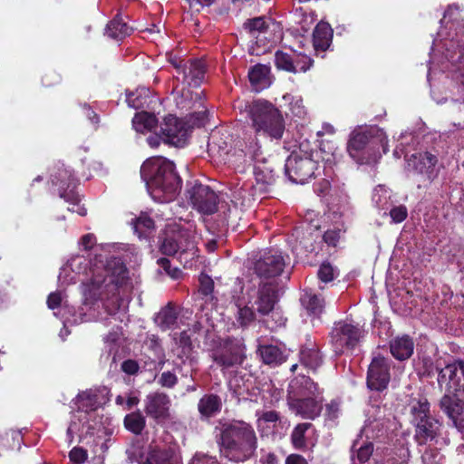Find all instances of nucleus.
I'll return each instance as SVG.
<instances>
[{"label": "nucleus", "instance_id": "1", "mask_svg": "<svg viewBox=\"0 0 464 464\" xmlns=\"http://www.w3.org/2000/svg\"><path fill=\"white\" fill-rule=\"evenodd\" d=\"M95 249L93 257L83 255L72 256L61 268L58 280L62 285L82 281V293L85 312L82 321H105L97 309L102 307L107 315L123 321L129 301L121 296V288L127 280V269L115 257L108 258Z\"/></svg>", "mask_w": 464, "mask_h": 464}, {"label": "nucleus", "instance_id": "2", "mask_svg": "<svg viewBox=\"0 0 464 464\" xmlns=\"http://www.w3.org/2000/svg\"><path fill=\"white\" fill-rule=\"evenodd\" d=\"M427 79L439 70L464 88V10L450 5L440 20V28L433 41Z\"/></svg>", "mask_w": 464, "mask_h": 464}, {"label": "nucleus", "instance_id": "3", "mask_svg": "<svg viewBox=\"0 0 464 464\" xmlns=\"http://www.w3.org/2000/svg\"><path fill=\"white\" fill-rule=\"evenodd\" d=\"M412 423L415 425L414 438L420 446H429L421 456L424 464H440L438 450L449 444L439 420L430 415V403L426 399L414 400L411 403Z\"/></svg>", "mask_w": 464, "mask_h": 464}, {"label": "nucleus", "instance_id": "4", "mask_svg": "<svg viewBox=\"0 0 464 464\" xmlns=\"http://www.w3.org/2000/svg\"><path fill=\"white\" fill-rule=\"evenodd\" d=\"M109 390L106 387L90 389L80 392L75 399L77 410L73 411L67 429L68 442L74 436L82 438L91 434L104 425L103 416L98 410L109 401Z\"/></svg>", "mask_w": 464, "mask_h": 464}, {"label": "nucleus", "instance_id": "5", "mask_svg": "<svg viewBox=\"0 0 464 464\" xmlns=\"http://www.w3.org/2000/svg\"><path fill=\"white\" fill-rule=\"evenodd\" d=\"M140 176L154 201L167 203L174 200L181 188V180L172 161L153 157L140 168Z\"/></svg>", "mask_w": 464, "mask_h": 464}, {"label": "nucleus", "instance_id": "6", "mask_svg": "<svg viewBox=\"0 0 464 464\" xmlns=\"http://www.w3.org/2000/svg\"><path fill=\"white\" fill-rule=\"evenodd\" d=\"M220 453L231 461H245L256 449V436L253 428L244 421L225 423L220 428L218 440Z\"/></svg>", "mask_w": 464, "mask_h": 464}, {"label": "nucleus", "instance_id": "7", "mask_svg": "<svg viewBox=\"0 0 464 464\" xmlns=\"http://www.w3.org/2000/svg\"><path fill=\"white\" fill-rule=\"evenodd\" d=\"M388 151V138L377 126L358 127L350 135L347 151L358 164H375Z\"/></svg>", "mask_w": 464, "mask_h": 464}, {"label": "nucleus", "instance_id": "8", "mask_svg": "<svg viewBox=\"0 0 464 464\" xmlns=\"http://www.w3.org/2000/svg\"><path fill=\"white\" fill-rule=\"evenodd\" d=\"M198 239L193 224L187 223L186 226L175 224L166 230L160 250L165 255H177L185 267H192L198 256Z\"/></svg>", "mask_w": 464, "mask_h": 464}, {"label": "nucleus", "instance_id": "9", "mask_svg": "<svg viewBox=\"0 0 464 464\" xmlns=\"http://www.w3.org/2000/svg\"><path fill=\"white\" fill-rule=\"evenodd\" d=\"M320 392L309 377L300 376L289 384L288 405L296 415L314 420L322 411Z\"/></svg>", "mask_w": 464, "mask_h": 464}, {"label": "nucleus", "instance_id": "10", "mask_svg": "<svg viewBox=\"0 0 464 464\" xmlns=\"http://www.w3.org/2000/svg\"><path fill=\"white\" fill-rule=\"evenodd\" d=\"M248 113L256 133H263L276 140L282 138L285 121L272 103L263 100L256 101L250 105Z\"/></svg>", "mask_w": 464, "mask_h": 464}, {"label": "nucleus", "instance_id": "11", "mask_svg": "<svg viewBox=\"0 0 464 464\" xmlns=\"http://www.w3.org/2000/svg\"><path fill=\"white\" fill-rule=\"evenodd\" d=\"M320 169L318 153L293 151L285 160V171L287 178L296 184H304L316 175Z\"/></svg>", "mask_w": 464, "mask_h": 464}, {"label": "nucleus", "instance_id": "12", "mask_svg": "<svg viewBox=\"0 0 464 464\" xmlns=\"http://www.w3.org/2000/svg\"><path fill=\"white\" fill-rule=\"evenodd\" d=\"M52 183L57 187V192L60 198L68 202L71 207L68 210L76 212L78 215L83 217L87 214V209L83 205H80L79 195L75 192L77 181L70 169L63 168L53 176Z\"/></svg>", "mask_w": 464, "mask_h": 464}, {"label": "nucleus", "instance_id": "13", "mask_svg": "<svg viewBox=\"0 0 464 464\" xmlns=\"http://www.w3.org/2000/svg\"><path fill=\"white\" fill-rule=\"evenodd\" d=\"M438 384L445 394L461 395L464 392V362L454 361L442 367L440 361L436 362Z\"/></svg>", "mask_w": 464, "mask_h": 464}, {"label": "nucleus", "instance_id": "14", "mask_svg": "<svg viewBox=\"0 0 464 464\" xmlns=\"http://www.w3.org/2000/svg\"><path fill=\"white\" fill-rule=\"evenodd\" d=\"M406 161L407 169L419 175L424 182H432L442 169L438 154L429 150L413 153L406 158Z\"/></svg>", "mask_w": 464, "mask_h": 464}, {"label": "nucleus", "instance_id": "15", "mask_svg": "<svg viewBox=\"0 0 464 464\" xmlns=\"http://www.w3.org/2000/svg\"><path fill=\"white\" fill-rule=\"evenodd\" d=\"M276 301V292L274 285L271 284H264L261 285L256 295L248 301V304L256 308L260 315H266L272 313V317L276 320L275 325L267 324V326L272 330L283 326L285 324V319L280 313L274 311Z\"/></svg>", "mask_w": 464, "mask_h": 464}, {"label": "nucleus", "instance_id": "16", "mask_svg": "<svg viewBox=\"0 0 464 464\" xmlns=\"http://www.w3.org/2000/svg\"><path fill=\"white\" fill-rule=\"evenodd\" d=\"M246 347L241 341L225 340L211 352L213 361L223 369L240 365L246 355Z\"/></svg>", "mask_w": 464, "mask_h": 464}, {"label": "nucleus", "instance_id": "17", "mask_svg": "<svg viewBox=\"0 0 464 464\" xmlns=\"http://www.w3.org/2000/svg\"><path fill=\"white\" fill-rule=\"evenodd\" d=\"M362 335L361 329L348 322L335 323L331 332V343L335 353L355 347Z\"/></svg>", "mask_w": 464, "mask_h": 464}, {"label": "nucleus", "instance_id": "18", "mask_svg": "<svg viewBox=\"0 0 464 464\" xmlns=\"http://www.w3.org/2000/svg\"><path fill=\"white\" fill-rule=\"evenodd\" d=\"M192 207L202 215H211L218 210V196L208 186L195 184L188 190Z\"/></svg>", "mask_w": 464, "mask_h": 464}, {"label": "nucleus", "instance_id": "19", "mask_svg": "<svg viewBox=\"0 0 464 464\" xmlns=\"http://www.w3.org/2000/svg\"><path fill=\"white\" fill-rule=\"evenodd\" d=\"M160 132L164 143L176 147L184 146L188 136V130L184 122L173 115L165 117Z\"/></svg>", "mask_w": 464, "mask_h": 464}, {"label": "nucleus", "instance_id": "20", "mask_svg": "<svg viewBox=\"0 0 464 464\" xmlns=\"http://www.w3.org/2000/svg\"><path fill=\"white\" fill-rule=\"evenodd\" d=\"M170 406L169 397L160 392L149 393L144 400V411L157 422H163L169 418Z\"/></svg>", "mask_w": 464, "mask_h": 464}, {"label": "nucleus", "instance_id": "21", "mask_svg": "<svg viewBox=\"0 0 464 464\" xmlns=\"http://www.w3.org/2000/svg\"><path fill=\"white\" fill-rule=\"evenodd\" d=\"M390 382V362L384 357H374L369 365L367 386L371 390L382 391Z\"/></svg>", "mask_w": 464, "mask_h": 464}, {"label": "nucleus", "instance_id": "22", "mask_svg": "<svg viewBox=\"0 0 464 464\" xmlns=\"http://www.w3.org/2000/svg\"><path fill=\"white\" fill-rule=\"evenodd\" d=\"M285 266L282 253L276 249L266 252L255 264V272L259 277L270 278L279 276Z\"/></svg>", "mask_w": 464, "mask_h": 464}, {"label": "nucleus", "instance_id": "23", "mask_svg": "<svg viewBox=\"0 0 464 464\" xmlns=\"http://www.w3.org/2000/svg\"><path fill=\"white\" fill-rule=\"evenodd\" d=\"M143 464H179L176 444H151Z\"/></svg>", "mask_w": 464, "mask_h": 464}, {"label": "nucleus", "instance_id": "24", "mask_svg": "<svg viewBox=\"0 0 464 464\" xmlns=\"http://www.w3.org/2000/svg\"><path fill=\"white\" fill-rule=\"evenodd\" d=\"M440 405L459 430L464 428V391L461 395L444 394Z\"/></svg>", "mask_w": 464, "mask_h": 464}, {"label": "nucleus", "instance_id": "25", "mask_svg": "<svg viewBox=\"0 0 464 464\" xmlns=\"http://www.w3.org/2000/svg\"><path fill=\"white\" fill-rule=\"evenodd\" d=\"M254 175L256 179L255 190L259 194L266 193L268 187L276 181L274 167L265 157L254 165Z\"/></svg>", "mask_w": 464, "mask_h": 464}, {"label": "nucleus", "instance_id": "26", "mask_svg": "<svg viewBox=\"0 0 464 464\" xmlns=\"http://www.w3.org/2000/svg\"><path fill=\"white\" fill-rule=\"evenodd\" d=\"M276 27L266 29L256 35L251 37L253 44L251 46L252 53L260 55L266 53L278 41L280 35L275 34Z\"/></svg>", "mask_w": 464, "mask_h": 464}, {"label": "nucleus", "instance_id": "27", "mask_svg": "<svg viewBox=\"0 0 464 464\" xmlns=\"http://www.w3.org/2000/svg\"><path fill=\"white\" fill-rule=\"evenodd\" d=\"M392 355L399 360L409 359L414 351V342L409 335L397 336L390 342Z\"/></svg>", "mask_w": 464, "mask_h": 464}, {"label": "nucleus", "instance_id": "28", "mask_svg": "<svg viewBox=\"0 0 464 464\" xmlns=\"http://www.w3.org/2000/svg\"><path fill=\"white\" fill-rule=\"evenodd\" d=\"M183 82L189 86L198 87L201 84L205 76V64L202 61H190L185 63L182 72Z\"/></svg>", "mask_w": 464, "mask_h": 464}, {"label": "nucleus", "instance_id": "29", "mask_svg": "<svg viewBox=\"0 0 464 464\" xmlns=\"http://www.w3.org/2000/svg\"><path fill=\"white\" fill-rule=\"evenodd\" d=\"M248 78L255 92H259L271 84L270 67L256 64L249 70Z\"/></svg>", "mask_w": 464, "mask_h": 464}, {"label": "nucleus", "instance_id": "30", "mask_svg": "<svg viewBox=\"0 0 464 464\" xmlns=\"http://www.w3.org/2000/svg\"><path fill=\"white\" fill-rule=\"evenodd\" d=\"M256 152L253 151L250 154H246L244 148L240 147L239 141L237 143L235 149L230 150L227 158L225 161L233 165L235 169L238 172H244L246 167L253 164V159Z\"/></svg>", "mask_w": 464, "mask_h": 464}, {"label": "nucleus", "instance_id": "31", "mask_svg": "<svg viewBox=\"0 0 464 464\" xmlns=\"http://www.w3.org/2000/svg\"><path fill=\"white\" fill-rule=\"evenodd\" d=\"M257 353L264 363L268 365H278L286 359L285 350L278 345H258Z\"/></svg>", "mask_w": 464, "mask_h": 464}, {"label": "nucleus", "instance_id": "32", "mask_svg": "<svg viewBox=\"0 0 464 464\" xmlns=\"http://www.w3.org/2000/svg\"><path fill=\"white\" fill-rule=\"evenodd\" d=\"M222 402L216 394H205L198 403V410L202 419L215 416L221 411Z\"/></svg>", "mask_w": 464, "mask_h": 464}, {"label": "nucleus", "instance_id": "33", "mask_svg": "<svg viewBox=\"0 0 464 464\" xmlns=\"http://www.w3.org/2000/svg\"><path fill=\"white\" fill-rule=\"evenodd\" d=\"M333 30L329 24L319 23L313 34L314 47L315 51H325L331 44Z\"/></svg>", "mask_w": 464, "mask_h": 464}, {"label": "nucleus", "instance_id": "34", "mask_svg": "<svg viewBox=\"0 0 464 464\" xmlns=\"http://www.w3.org/2000/svg\"><path fill=\"white\" fill-rule=\"evenodd\" d=\"M178 311L175 306L169 304L155 316V323L161 330L175 329L178 325Z\"/></svg>", "mask_w": 464, "mask_h": 464}, {"label": "nucleus", "instance_id": "35", "mask_svg": "<svg viewBox=\"0 0 464 464\" xmlns=\"http://www.w3.org/2000/svg\"><path fill=\"white\" fill-rule=\"evenodd\" d=\"M158 120L154 114L141 111L135 114L132 126L137 132H151L157 128Z\"/></svg>", "mask_w": 464, "mask_h": 464}, {"label": "nucleus", "instance_id": "36", "mask_svg": "<svg viewBox=\"0 0 464 464\" xmlns=\"http://www.w3.org/2000/svg\"><path fill=\"white\" fill-rule=\"evenodd\" d=\"M300 300L302 305L311 314L319 315L324 311V301L320 295L312 291H304Z\"/></svg>", "mask_w": 464, "mask_h": 464}, {"label": "nucleus", "instance_id": "37", "mask_svg": "<svg viewBox=\"0 0 464 464\" xmlns=\"http://www.w3.org/2000/svg\"><path fill=\"white\" fill-rule=\"evenodd\" d=\"M208 151L213 155H217L222 160H226L230 150H228V142L224 140L218 131H214L209 138L208 143Z\"/></svg>", "mask_w": 464, "mask_h": 464}, {"label": "nucleus", "instance_id": "38", "mask_svg": "<svg viewBox=\"0 0 464 464\" xmlns=\"http://www.w3.org/2000/svg\"><path fill=\"white\" fill-rule=\"evenodd\" d=\"M151 92L149 88L139 87L135 92L127 94L126 102L128 105L134 109L143 108L151 102Z\"/></svg>", "mask_w": 464, "mask_h": 464}, {"label": "nucleus", "instance_id": "39", "mask_svg": "<svg viewBox=\"0 0 464 464\" xmlns=\"http://www.w3.org/2000/svg\"><path fill=\"white\" fill-rule=\"evenodd\" d=\"M130 33L131 28L119 15L111 21L105 29V34L114 40H121Z\"/></svg>", "mask_w": 464, "mask_h": 464}, {"label": "nucleus", "instance_id": "40", "mask_svg": "<svg viewBox=\"0 0 464 464\" xmlns=\"http://www.w3.org/2000/svg\"><path fill=\"white\" fill-rule=\"evenodd\" d=\"M373 205L380 210H388L392 206V192L383 185H378L372 192ZM386 214V212H384Z\"/></svg>", "mask_w": 464, "mask_h": 464}, {"label": "nucleus", "instance_id": "41", "mask_svg": "<svg viewBox=\"0 0 464 464\" xmlns=\"http://www.w3.org/2000/svg\"><path fill=\"white\" fill-rule=\"evenodd\" d=\"M300 361L307 368L315 370L322 363V357L314 344L303 347L300 351Z\"/></svg>", "mask_w": 464, "mask_h": 464}, {"label": "nucleus", "instance_id": "42", "mask_svg": "<svg viewBox=\"0 0 464 464\" xmlns=\"http://www.w3.org/2000/svg\"><path fill=\"white\" fill-rule=\"evenodd\" d=\"M259 193L255 190V186L251 183H244L241 188L237 189L234 194V198L237 204L242 207H249L256 199V195Z\"/></svg>", "mask_w": 464, "mask_h": 464}, {"label": "nucleus", "instance_id": "43", "mask_svg": "<svg viewBox=\"0 0 464 464\" xmlns=\"http://www.w3.org/2000/svg\"><path fill=\"white\" fill-rule=\"evenodd\" d=\"M353 452L356 451V458L353 454V464H362L369 459L373 451V446L371 442L360 443L359 440H355L353 447Z\"/></svg>", "mask_w": 464, "mask_h": 464}, {"label": "nucleus", "instance_id": "44", "mask_svg": "<svg viewBox=\"0 0 464 464\" xmlns=\"http://www.w3.org/2000/svg\"><path fill=\"white\" fill-rule=\"evenodd\" d=\"M237 308L236 321L238 326L246 327L255 321L256 314L250 304H237Z\"/></svg>", "mask_w": 464, "mask_h": 464}, {"label": "nucleus", "instance_id": "45", "mask_svg": "<svg viewBox=\"0 0 464 464\" xmlns=\"http://www.w3.org/2000/svg\"><path fill=\"white\" fill-rule=\"evenodd\" d=\"M146 420L140 411L127 414L124 418L125 428L134 434H140L145 428Z\"/></svg>", "mask_w": 464, "mask_h": 464}, {"label": "nucleus", "instance_id": "46", "mask_svg": "<svg viewBox=\"0 0 464 464\" xmlns=\"http://www.w3.org/2000/svg\"><path fill=\"white\" fill-rule=\"evenodd\" d=\"M312 152L318 153V160L322 159L325 163L331 164L335 160L338 154V148L330 140H323L320 145V150Z\"/></svg>", "mask_w": 464, "mask_h": 464}, {"label": "nucleus", "instance_id": "47", "mask_svg": "<svg viewBox=\"0 0 464 464\" xmlns=\"http://www.w3.org/2000/svg\"><path fill=\"white\" fill-rule=\"evenodd\" d=\"M312 429L311 423H300L293 430L291 440L295 449H303L306 447L305 433Z\"/></svg>", "mask_w": 464, "mask_h": 464}, {"label": "nucleus", "instance_id": "48", "mask_svg": "<svg viewBox=\"0 0 464 464\" xmlns=\"http://www.w3.org/2000/svg\"><path fill=\"white\" fill-rule=\"evenodd\" d=\"M245 26L248 29L250 36L253 37L266 29L276 27V24L264 17H256L246 22Z\"/></svg>", "mask_w": 464, "mask_h": 464}, {"label": "nucleus", "instance_id": "49", "mask_svg": "<svg viewBox=\"0 0 464 464\" xmlns=\"http://www.w3.org/2000/svg\"><path fill=\"white\" fill-rule=\"evenodd\" d=\"M293 52L276 51L275 53V64L278 69L293 72L295 71Z\"/></svg>", "mask_w": 464, "mask_h": 464}, {"label": "nucleus", "instance_id": "50", "mask_svg": "<svg viewBox=\"0 0 464 464\" xmlns=\"http://www.w3.org/2000/svg\"><path fill=\"white\" fill-rule=\"evenodd\" d=\"M132 226L139 237H142L148 231L153 229L154 221L148 215L142 214L132 222Z\"/></svg>", "mask_w": 464, "mask_h": 464}, {"label": "nucleus", "instance_id": "51", "mask_svg": "<svg viewBox=\"0 0 464 464\" xmlns=\"http://www.w3.org/2000/svg\"><path fill=\"white\" fill-rule=\"evenodd\" d=\"M283 99L289 104V110L294 116L298 118L304 117L306 111L303 104V99L300 96L285 94Z\"/></svg>", "mask_w": 464, "mask_h": 464}, {"label": "nucleus", "instance_id": "52", "mask_svg": "<svg viewBox=\"0 0 464 464\" xmlns=\"http://www.w3.org/2000/svg\"><path fill=\"white\" fill-rule=\"evenodd\" d=\"M240 147L244 148L246 154H250L251 152H256L255 158L253 159V164L255 165L264 158L263 152L261 150V147L257 141V140L253 137H249L247 140L239 141Z\"/></svg>", "mask_w": 464, "mask_h": 464}, {"label": "nucleus", "instance_id": "53", "mask_svg": "<svg viewBox=\"0 0 464 464\" xmlns=\"http://www.w3.org/2000/svg\"><path fill=\"white\" fill-rule=\"evenodd\" d=\"M295 71L293 72H306L312 66V59L302 53L293 52Z\"/></svg>", "mask_w": 464, "mask_h": 464}, {"label": "nucleus", "instance_id": "54", "mask_svg": "<svg viewBox=\"0 0 464 464\" xmlns=\"http://www.w3.org/2000/svg\"><path fill=\"white\" fill-rule=\"evenodd\" d=\"M337 276L335 268L330 263H323L318 270V277L322 282L328 283Z\"/></svg>", "mask_w": 464, "mask_h": 464}, {"label": "nucleus", "instance_id": "55", "mask_svg": "<svg viewBox=\"0 0 464 464\" xmlns=\"http://www.w3.org/2000/svg\"><path fill=\"white\" fill-rule=\"evenodd\" d=\"M390 217L394 223H401L404 221L408 216L407 208L403 205L391 207L390 208Z\"/></svg>", "mask_w": 464, "mask_h": 464}, {"label": "nucleus", "instance_id": "56", "mask_svg": "<svg viewBox=\"0 0 464 464\" xmlns=\"http://www.w3.org/2000/svg\"><path fill=\"white\" fill-rule=\"evenodd\" d=\"M3 440L4 447L6 448H14L15 446L20 447V442L22 440L21 432L17 430H11L6 432L5 438H1Z\"/></svg>", "mask_w": 464, "mask_h": 464}, {"label": "nucleus", "instance_id": "57", "mask_svg": "<svg viewBox=\"0 0 464 464\" xmlns=\"http://www.w3.org/2000/svg\"><path fill=\"white\" fill-rule=\"evenodd\" d=\"M413 140V136L411 132H408V131L402 132L398 140L399 143L396 145V147L393 150V156L396 159H400L404 154V151H405L404 143L408 142L410 140Z\"/></svg>", "mask_w": 464, "mask_h": 464}, {"label": "nucleus", "instance_id": "58", "mask_svg": "<svg viewBox=\"0 0 464 464\" xmlns=\"http://www.w3.org/2000/svg\"><path fill=\"white\" fill-rule=\"evenodd\" d=\"M341 413L340 402L338 401H332L326 405L325 408V418L327 420L334 421Z\"/></svg>", "mask_w": 464, "mask_h": 464}, {"label": "nucleus", "instance_id": "59", "mask_svg": "<svg viewBox=\"0 0 464 464\" xmlns=\"http://www.w3.org/2000/svg\"><path fill=\"white\" fill-rule=\"evenodd\" d=\"M199 291L204 295H208L212 293L214 288V282L210 276L206 274H201L198 278Z\"/></svg>", "mask_w": 464, "mask_h": 464}, {"label": "nucleus", "instance_id": "60", "mask_svg": "<svg viewBox=\"0 0 464 464\" xmlns=\"http://www.w3.org/2000/svg\"><path fill=\"white\" fill-rule=\"evenodd\" d=\"M173 338L184 349L185 353L190 351V349H191L190 330L182 331L179 334V339L177 337V334H174Z\"/></svg>", "mask_w": 464, "mask_h": 464}, {"label": "nucleus", "instance_id": "61", "mask_svg": "<svg viewBox=\"0 0 464 464\" xmlns=\"http://www.w3.org/2000/svg\"><path fill=\"white\" fill-rule=\"evenodd\" d=\"M258 426L264 423H275L279 420V414L275 411L256 412Z\"/></svg>", "mask_w": 464, "mask_h": 464}, {"label": "nucleus", "instance_id": "62", "mask_svg": "<svg viewBox=\"0 0 464 464\" xmlns=\"http://www.w3.org/2000/svg\"><path fill=\"white\" fill-rule=\"evenodd\" d=\"M188 464H219L215 457L197 452Z\"/></svg>", "mask_w": 464, "mask_h": 464}, {"label": "nucleus", "instance_id": "63", "mask_svg": "<svg viewBox=\"0 0 464 464\" xmlns=\"http://www.w3.org/2000/svg\"><path fill=\"white\" fill-rule=\"evenodd\" d=\"M178 378L176 374L168 371L161 373L159 379V383L166 388H172L176 385Z\"/></svg>", "mask_w": 464, "mask_h": 464}, {"label": "nucleus", "instance_id": "64", "mask_svg": "<svg viewBox=\"0 0 464 464\" xmlns=\"http://www.w3.org/2000/svg\"><path fill=\"white\" fill-rule=\"evenodd\" d=\"M343 231L339 228L328 229L324 235V240L329 246H336L341 238Z\"/></svg>", "mask_w": 464, "mask_h": 464}]
</instances>
